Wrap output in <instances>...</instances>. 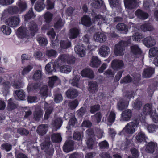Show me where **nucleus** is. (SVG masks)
Listing matches in <instances>:
<instances>
[{
    "instance_id": "nucleus-1",
    "label": "nucleus",
    "mask_w": 158,
    "mask_h": 158,
    "mask_svg": "<svg viewBox=\"0 0 158 158\" xmlns=\"http://www.w3.org/2000/svg\"><path fill=\"white\" fill-rule=\"evenodd\" d=\"M131 44V40L128 39L127 41L122 40L115 45L114 48L115 54L118 56H121L124 54L123 51L124 48L128 46Z\"/></svg>"
},
{
    "instance_id": "nucleus-2",
    "label": "nucleus",
    "mask_w": 158,
    "mask_h": 158,
    "mask_svg": "<svg viewBox=\"0 0 158 158\" xmlns=\"http://www.w3.org/2000/svg\"><path fill=\"white\" fill-rule=\"evenodd\" d=\"M133 92L132 91L127 92L125 97L120 99L117 104V108L119 110H122L127 107L129 101L133 97Z\"/></svg>"
},
{
    "instance_id": "nucleus-3",
    "label": "nucleus",
    "mask_w": 158,
    "mask_h": 158,
    "mask_svg": "<svg viewBox=\"0 0 158 158\" xmlns=\"http://www.w3.org/2000/svg\"><path fill=\"white\" fill-rule=\"evenodd\" d=\"M139 125V122L135 120L128 123L123 128L122 132L132 135L136 130V128Z\"/></svg>"
},
{
    "instance_id": "nucleus-4",
    "label": "nucleus",
    "mask_w": 158,
    "mask_h": 158,
    "mask_svg": "<svg viewBox=\"0 0 158 158\" xmlns=\"http://www.w3.org/2000/svg\"><path fill=\"white\" fill-rule=\"evenodd\" d=\"M50 138L48 137L45 139L44 142L41 143V146L42 149L45 150V152L47 154L52 156L53 154L54 150L50 147Z\"/></svg>"
},
{
    "instance_id": "nucleus-5",
    "label": "nucleus",
    "mask_w": 158,
    "mask_h": 158,
    "mask_svg": "<svg viewBox=\"0 0 158 158\" xmlns=\"http://www.w3.org/2000/svg\"><path fill=\"white\" fill-rule=\"evenodd\" d=\"M20 22V19L19 16H12L6 20V24L11 27H16L18 26Z\"/></svg>"
},
{
    "instance_id": "nucleus-6",
    "label": "nucleus",
    "mask_w": 158,
    "mask_h": 158,
    "mask_svg": "<svg viewBox=\"0 0 158 158\" xmlns=\"http://www.w3.org/2000/svg\"><path fill=\"white\" fill-rule=\"evenodd\" d=\"M73 141L72 140H68L66 141L63 148L64 151L66 152H69L73 149Z\"/></svg>"
},
{
    "instance_id": "nucleus-7",
    "label": "nucleus",
    "mask_w": 158,
    "mask_h": 158,
    "mask_svg": "<svg viewBox=\"0 0 158 158\" xmlns=\"http://www.w3.org/2000/svg\"><path fill=\"white\" fill-rule=\"evenodd\" d=\"M74 50L75 52L80 57H83L85 55V52L84 46L81 44H77L74 47Z\"/></svg>"
},
{
    "instance_id": "nucleus-8",
    "label": "nucleus",
    "mask_w": 158,
    "mask_h": 158,
    "mask_svg": "<svg viewBox=\"0 0 158 158\" xmlns=\"http://www.w3.org/2000/svg\"><path fill=\"white\" fill-rule=\"evenodd\" d=\"M154 68L151 67H147L144 68L143 76L144 78H149L154 73Z\"/></svg>"
},
{
    "instance_id": "nucleus-9",
    "label": "nucleus",
    "mask_w": 158,
    "mask_h": 158,
    "mask_svg": "<svg viewBox=\"0 0 158 158\" xmlns=\"http://www.w3.org/2000/svg\"><path fill=\"white\" fill-rule=\"evenodd\" d=\"M111 64L112 67L114 70L120 69L124 66V63L121 60H114L112 61Z\"/></svg>"
},
{
    "instance_id": "nucleus-10",
    "label": "nucleus",
    "mask_w": 158,
    "mask_h": 158,
    "mask_svg": "<svg viewBox=\"0 0 158 158\" xmlns=\"http://www.w3.org/2000/svg\"><path fill=\"white\" fill-rule=\"evenodd\" d=\"M132 116L131 111L130 110H127L123 111L121 114V121H128L130 120Z\"/></svg>"
},
{
    "instance_id": "nucleus-11",
    "label": "nucleus",
    "mask_w": 158,
    "mask_h": 158,
    "mask_svg": "<svg viewBox=\"0 0 158 158\" xmlns=\"http://www.w3.org/2000/svg\"><path fill=\"white\" fill-rule=\"evenodd\" d=\"M143 44L147 47H150L154 46L156 44L155 39L151 36H148L144 39Z\"/></svg>"
},
{
    "instance_id": "nucleus-12",
    "label": "nucleus",
    "mask_w": 158,
    "mask_h": 158,
    "mask_svg": "<svg viewBox=\"0 0 158 158\" xmlns=\"http://www.w3.org/2000/svg\"><path fill=\"white\" fill-rule=\"evenodd\" d=\"M48 128L47 125L42 124L37 127V132L39 135L42 136L46 134L48 130Z\"/></svg>"
},
{
    "instance_id": "nucleus-13",
    "label": "nucleus",
    "mask_w": 158,
    "mask_h": 158,
    "mask_svg": "<svg viewBox=\"0 0 158 158\" xmlns=\"http://www.w3.org/2000/svg\"><path fill=\"white\" fill-rule=\"evenodd\" d=\"M82 76L92 79L94 77V75L93 71L89 68H85L83 69L81 73Z\"/></svg>"
},
{
    "instance_id": "nucleus-14",
    "label": "nucleus",
    "mask_w": 158,
    "mask_h": 158,
    "mask_svg": "<svg viewBox=\"0 0 158 158\" xmlns=\"http://www.w3.org/2000/svg\"><path fill=\"white\" fill-rule=\"evenodd\" d=\"M93 38L95 41L100 43H102L106 41L107 37L106 35L104 34L98 33L94 34Z\"/></svg>"
},
{
    "instance_id": "nucleus-15",
    "label": "nucleus",
    "mask_w": 158,
    "mask_h": 158,
    "mask_svg": "<svg viewBox=\"0 0 158 158\" xmlns=\"http://www.w3.org/2000/svg\"><path fill=\"white\" fill-rule=\"evenodd\" d=\"M7 12L13 15L18 13H19V11L17 6H10L7 9L5 10L2 13V16H4L5 15V14Z\"/></svg>"
},
{
    "instance_id": "nucleus-16",
    "label": "nucleus",
    "mask_w": 158,
    "mask_h": 158,
    "mask_svg": "<svg viewBox=\"0 0 158 158\" xmlns=\"http://www.w3.org/2000/svg\"><path fill=\"white\" fill-rule=\"evenodd\" d=\"M44 108L45 110H46L44 118L45 119H48L50 114L53 111V108L50 105L48 104L46 102H45L44 104Z\"/></svg>"
},
{
    "instance_id": "nucleus-17",
    "label": "nucleus",
    "mask_w": 158,
    "mask_h": 158,
    "mask_svg": "<svg viewBox=\"0 0 158 158\" xmlns=\"http://www.w3.org/2000/svg\"><path fill=\"white\" fill-rule=\"evenodd\" d=\"M157 143H156L150 142L147 145L146 151L148 153H153L154 152L155 148L157 147Z\"/></svg>"
},
{
    "instance_id": "nucleus-18",
    "label": "nucleus",
    "mask_w": 158,
    "mask_h": 158,
    "mask_svg": "<svg viewBox=\"0 0 158 158\" xmlns=\"http://www.w3.org/2000/svg\"><path fill=\"white\" fill-rule=\"evenodd\" d=\"M110 52L109 48L106 45L101 46L99 49V53L103 56L105 57L109 55Z\"/></svg>"
},
{
    "instance_id": "nucleus-19",
    "label": "nucleus",
    "mask_w": 158,
    "mask_h": 158,
    "mask_svg": "<svg viewBox=\"0 0 158 158\" xmlns=\"http://www.w3.org/2000/svg\"><path fill=\"white\" fill-rule=\"evenodd\" d=\"M101 63V60L98 57L95 56H93L91 59L90 66L94 68L98 67Z\"/></svg>"
},
{
    "instance_id": "nucleus-20",
    "label": "nucleus",
    "mask_w": 158,
    "mask_h": 158,
    "mask_svg": "<svg viewBox=\"0 0 158 158\" xmlns=\"http://www.w3.org/2000/svg\"><path fill=\"white\" fill-rule=\"evenodd\" d=\"M135 139L138 143H141L142 142H145L148 137L144 133L140 131L136 135Z\"/></svg>"
},
{
    "instance_id": "nucleus-21",
    "label": "nucleus",
    "mask_w": 158,
    "mask_h": 158,
    "mask_svg": "<svg viewBox=\"0 0 158 158\" xmlns=\"http://www.w3.org/2000/svg\"><path fill=\"white\" fill-rule=\"evenodd\" d=\"M98 89V86L96 82L91 81L89 83V91L91 93H94L97 92Z\"/></svg>"
},
{
    "instance_id": "nucleus-22",
    "label": "nucleus",
    "mask_w": 158,
    "mask_h": 158,
    "mask_svg": "<svg viewBox=\"0 0 158 158\" xmlns=\"http://www.w3.org/2000/svg\"><path fill=\"white\" fill-rule=\"evenodd\" d=\"M66 94L68 98L73 99L78 95V92L75 89H70L66 92Z\"/></svg>"
},
{
    "instance_id": "nucleus-23",
    "label": "nucleus",
    "mask_w": 158,
    "mask_h": 158,
    "mask_svg": "<svg viewBox=\"0 0 158 158\" xmlns=\"http://www.w3.org/2000/svg\"><path fill=\"white\" fill-rule=\"evenodd\" d=\"M27 28L31 33H33L36 32L39 29L38 25L33 21H31L28 23Z\"/></svg>"
},
{
    "instance_id": "nucleus-24",
    "label": "nucleus",
    "mask_w": 158,
    "mask_h": 158,
    "mask_svg": "<svg viewBox=\"0 0 158 158\" xmlns=\"http://www.w3.org/2000/svg\"><path fill=\"white\" fill-rule=\"evenodd\" d=\"M79 34V29L76 28H72L69 31V37L71 39H74L77 37Z\"/></svg>"
},
{
    "instance_id": "nucleus-25",
    "label": "nucleus",
    "mask_w": 158,
    "mask_h": 158,
    "mask_svg": "<svg viewBox=\"0 0 158 158\" xmlns=\"http://www.w3.org/2000/svg\"><path fill=\"white\" fill-rule=\"evenodd\" d=\"M124 4L126 7L131 9L135 8L136 5L135 0H124Z\"/></svg>"
},
{
    "instance_id": "nucleus-26",
    "label": "nucleus",
    "mask_w": 158,
    "mask_h": 158,
    "mask_svg": "<svg viewBox=\"0 0 158 158\" xmlns=\"http://www.w3.org/2000/svg\"><path fill=\"white\" fill-rule=\"evenodd\" d=\"M55 66L56 65L55 63L53 62H51L46 65L45 69L48 73H51L52 72L56 71Z\"/></svg>"
},
{
    "instance_id": "nucleus-27",
    "label": "nucleus",
    "mask_w": 158,
    "mask_h": 158,
    "mask_svg": "<svg viewBox=\"0 0 158 158\" xmlns=\"http://www.w3.org/2000/svg\"><path fill=\"white\" fill-rule=\"evenodd\" d=\"M82 24L87 27H90L91 25V19L89 17L84 15L81 19Z\"/></svg>"
},
{
    "instance_id": "nucleus-28",
    "label": "nucleus",
    "mask_w": 158,
    "mask_h": 158,
    "mask_svg": "<svg viewBox=\"0 0 158 158\" xmlns=\"http://www.w3.org/2000/svg\"><path fill=\"white\" fill-rule=\"evenodd\" d=\"M17 5L19 6V13L26 10L27 8V3L25 1H20L17 3Z\"/></svg>"
},
{
    "instance_id": "nucleus-29",
    "label": "nucleus",
    "mask_w": 158,
    "mask_h": 158,
    "mask_svg": "<svg viewBox=\"0 0 158 158\" xmlns=\"http://www.w3.org/2000/svg\"><path fill=\"white\" fill-rule=\"evenodd\" d=\"M135 15L139 18L144 19L147 18L148 15L147 13L143 12L140 10H138L135 12Z\"/></svg>"
},
{
    "instance_id": "nucleus-30",
    "label": "nucleus",
    "mask_w": 158,
    "mask_h": 158,
    "mask_svg": "<svg viewBox=\"0 0 158 158\" xmlns=\"http://www.w3.org/2000/svg\"><path fill=\"white\" fill-rule=\"evenodd\" d=\"M152 112V105L149 104H145L144 106L143 109V112L146 115L150 114Z\"/></svg>"
},
{
    "instance_id": "nucleus-31",
    "label": "nucleus",
    "mask_w": 158,
    "mask_h": 158,
    "mask_svg": "<svg viewBox=\"0 0 158 158\" xmlns=\"http://www.w3.org/2000/svg\"><path fill=\"white\" fill-rule=\"evenodd\" d=\"M15 94L19 99L23 100L26 97V93L23 89H18L15 91Z\"/></svg>"
},
{
    "instance_id": "nucleus-32",
    "label": "nucleus",
    "mask_w": 158,
    "mask_h": 158,
    "mask_svg": "<svg viewBox=\"0 0 158 158\" xmlns=\"http://www.w3.org/2000/svg\"><path fill=\"white\" fill-rule=\"evenodd\" d=\"M62 124V120L60 118H55L52 123V124L55 127L56 130L60 128Z\"/></svg>"
},
{
    "instance_id": "nucleus-33",
    "label": "nucleus",
    "mask_w": 158,
    "mask_h": 158,
    "mask_svg": "<svg viewBox=\"0 0 158 158\" xmlns=\"http://www.w3.org/2000/svg\"><path fill=\"white\" fill-rule=\"evenodd\" d=\"M51 139L53 143H58L60 142L62 138L60 133H53L51 135Z\"/></svg>"
},
{
    "instance_id": "nucleus-34",
    "label": "nucleus",
    "mask_w": 158,
    "mask_h": 158,
    "mask_svg": "<svg viewBox=\"0 0 158 158\" xmlns=\"http://www.w3.org/2000/svg\"><path fill=\"white\" fill-rule=\"evenodd\" d=\"M45 7L44 1H38L35 5V8L37 11L40 12Z\"/></svg>"
},
{
    "instance_id": "nucleus-35",
    "label": "nucleus",
    "mask_w": 158,
    "mask_h": 158,
    "mask_svg": "<svg viewBox=\"0 0 158 158\" xmlns=\"http://www.w3.org/2000/svg\"><path fill=\"white\" fill-rule=\"evenodd\" d=\"M17 33L18 36L21 38H24L26 35V29L22 27L18 29Z\"/></svg>"
},
{
    "instance_id": "nucleus-36",
    "label": "nucleus",
    "mask_w": 158,
    "mask_h": 158,
    "mask_svg": "<svg viewBox=\"0 0 158 158\" xmlns=\"http://www.w3.org/2000/svg\"><path fill=\"white\" fill-rule=\"evenodd\" d=\"M116 29L118 31H123L126 33L128 31L127 26L123 23H119L117 25Z\"/></svg>"
},
{
    "instance_id": "nucleus-37",
    "label": "nucleus",
    "mask_w": 158,
    "mask_h": 158,
    "mask_svg": "<svg viewBox=\"0 0 158 158\" xmlns=\"http://www.w3.org/2000/svg\"><path fill=\"white\" fill-rule=\"evenodd\" d=\"M130 48L131 52L134 55L140 54L142 52L140 48L137 45H133Z\"/></svg>"
},
{
    "instance_id": "nucleus-38",
    "label": "nucleus",
    "mask_w": 158,
    "mask_h": 158,
    "mask_svg": "<svg viewBox=\"0 0 158 158\" xmlns=\"http://www.w3.org/2000/svg\"><path fill=\"white\" fill-rule=\"evenodd\" d=\"M36 40L39 44L42 46H45L48 43V41L45 37L42 36H38Z\"/></svg>"
},
{
    "instance_id": "nucleus-39",
    "label": "nucleus",
    "mask_w": 158,
    "mask_h": 158,
    "mask_svg": "<svg viewBox=\"0 0 158 158\" xmlns=\"http://www.w3.org/2000/svg\"><path fill=\"white\" fill-rule=\"evenodd\" d=\"M149 54L150 57H154L158 55V48L154 47L149 50Z\"/></svg>"
},
{
    "instance_id": "nucleus-40",
    "label": "nucleus",
    "mask_w": 158,
    "mask_h": 158,
    "mask_svg": "<svg viewBox=\"0 0 158 158\" xmlns=\"http://www.w3.org/2000/svg\"><path fill=\"white\" fill-rule=\"evenodd\" d=\"M43 110L40 109H36L34 113V118L36 121H39L43 115Z\"/></svg>"
},
{
    "instance_id": "nucleus-41",
    "label": "nucleus",
    "mask_w": 158,
    "mask_h": 158,
    "mask_svg": "<svg viewBox=\"0 0 158 158\" xmlns=\"http://www.w3.org/2000/svg\"><path fill=\"white\" fill-rule=\"evenodd\" d=\"M1 29L3 34L7 35H10L11 32V28L7 26L2 25L1 27Z\"/></svg>"
},
{
    "instance_id": "nucleus-42",
    "label": "nucleus",
    "mask_w": 158,
    "mask_h": 158,
    "mask_svg": "<svg viewBox=\"0 0 158 158\" xmlns=\"http://www.w3.org/2000/svg\"><path fill=\"white\" fill-rule=\"evenodd\" d=\"M79 76L73 75V78L71 80V84L73 86L78 87L79 86V82L80 80Z\"/></svg>"
},
{
    "instance_id": "nucleus-43",
    "label": "nucleus",
    "mask_w": 158,
    "mask_h": 158,
    "mask_svg": "<svg viewBox=\"0 0 158 158\" xmlns=\"http://www.w3.org/2000/svg\"><path fill=\"white\" fill-rule=\"evenodd\" d=\"M45 54L48 57H55L57 55V52L53 49L47 50L46 51Z\"/></svg>"
},
{
    "instance_id": "nucleus-44",
    "label": "nucleus",
    "mask_w": 158,
    "mask_h": 158,
    "mask_svg": "<svg viewBox=\"0 0 158 158\" xmlns=\"http://www.w3.org/2000/svg\"><path fill=\"white\" fill-rule=\"evenodd\" d=\"M40 94L42 96L47 97L48 94V87L47 85L43 86L40 91Z\"/></svg>"
},
{
    "instance_id": "nucleus-45",
    "label": "nucleus",
    "mask_w": 158,
    "mask_h": 158,
    "mask_svg": "<svg viewBox=\"0 0 158 158\" xmlns=\"http://www.w3.org/2000/svg\"><path fill=\"white\" fill-rule=\"evenodd\" d=\"M49 80L48 82V84L50 87L52 88L54 85V84L57 80L58 78L56 76H53L52 77H49Z\"/></svg>"
},
{
    "instance_id": "nucleus-46",
    "label": "nucleus",
    "mask_w": 158,
    "mask_h": 158,
    "mask_svg": "<svg viewBox=\"0 0 158 158\" xmlns=\"http://www.w3.org/2000/svg\"><path fill=\"white\" fill-rule=\"evenodd\" d=\"M60 71L61 73H68L71 71V68L68 65H64L60 67Z\"/></svg>"
},
{
    "instance_id": "nucleus-47",
    "label": "nucleus",
    "mask_w": 158,
    "mask_h": 158,
    "mask_svg": "<svg viewBox=\"0 0 158 158\" xmlns=\"http://www.w3.org/2000/svg\"><path fill=\"white\" fill-rule=\"evenodd\" d=\"M140 29L143 31H151L153 29L152 26L148 24H145L142 25L140 27Z\"/></svg>"
},
{
    "instance_id": "nucleus-48",
    "label": "nucleus",
    "mask_w": 158,
    "mask_h": 158,
    "mask_svg": "<svg viewBox=\"0 0 158 158\" xmlns=\"http://www.w3.org/2000/svg\"><path fill=\"white\" fill-rule=\"evenodd\" d=\"M42 71L40 70L35 71L33 76V78L35 80H40L42 77Z\"/></svg>"
},
{
    "instance_id": "nucleus-49",
    "label": "nucleus",
    "mask_w": 158,
    "mask_h": 158,
    "mask_svg": "<svg viewBox=\"0 0 158 158\" xmlns=\"http://www.w3.org/2000/svg\"><path fill=\"white\" fill-rule=\"evenodd\" d=\"M98 145L101 149H108L109 148V144L106 140L102 141L99 143Z\"/></svg>"
},
{
    "instance_id": "nucleus-50",
    "label": "nucleus",
    "mask_w": 158,
    "mask_h": 158,
    "mask_svg": "<svg viewBox=\"0 0 158 158\" xmlns=\"http://www.w3.org/2000/svg\"><path fill=\"white\" fill-rule=\"evenodd\" d=\"M83 137L82 134L79 132H75L73 134V137L74 140L82 141Z\"/></svg>"
},
{
    "instance_id": "nucleus-51",
    "label": "nucleus",
    "mask_w": 158,
    "mask_h": 158,
    "mask_svg": "<svg viewBox=\"0 0 158 158\" xmlns=\"http://www.w3.org/2000/svg\"><path fill=\"white\" fill-rule=\"evenodd\" d=\"M35 16L33 12L32 9L31 8L28 11L27 14L25 15L24 19L25 20H27L32 18L35 17Z\"/></svg>"
},
{
    "instance_id": "nucleus-52",
    "label": "nucleus",
    "mask_w": 158,
    "mask_h": 158,
    "mask_svg": "<svg viewBox=\"0 0 158 158\" xmlns=\"http://www.w3.org/2000/svg\"><path fill=\"white\" fill-rule=\"evenodd\" d=\"M103 3L102 0H94L92 4V5L95 8H99L102 5Z\"/></svg>"
},
{
    "instance_id": "nucleus-53",
    "label": "nucleus",
    "mask_w": 158,
    "mask_h": 158,
    "mask_svg": "<svg viewBox=\"0 0 158 158\" xmlns=\"http://www.w3.org/2000/svg\"><path fill=\"white\" fill-rule=\"evenodd\" d=\"M60 45L63 49H67L71 46V43L68 40L61 41Z\"/></svg>"
},
{
    "instance_id": "nucleus-54",
    "label": "nucleus",
    "mask_w": 158,
    "mask_h": 158,
    "mask_svg": "<svg viewBox=\"0 0 158 158\" xmlns=\"http://www.w3.org/2000/svg\"><path fill=\"white\" fill-rule=\"evenodd\" d=\"M53 15L49 12H47L44 14L45 21L47 23H50L52 20Z\"/></svg>"
},
{
    "instance_id": "nucleus-55",
    "label": "nucleus",
    "mask_w": 158,
    "mask_h": 158,
    "mask_svg": "<svg viewBox=\"0 0 158 158\" xmlns=\"http://www.w3.org/2000/svg\"><path fill=\"white\" fill-rule=\"evenodd\" d=\"M17 107L16 105L12 102V98H10L8 101V105L7 107L9 110H12L15 109Z\"/></svg>"
},
{
    "instance_id": "nucleus-56",
    "label": "nucleus",
    "mask_w": 158,
    "mask_h": 158,
    "mask_svg": "<svg viewBox=\"0 0 158 158\" xmlns=\"http://www.w3.org/2000/svg\"><path fill=\"white\" fill-rule=\"evenodd\" d=\"M155 5V3L153 0H149L144 2L143 3V6L147 9L149 8L150 7Z\"/></svg>"
},
{
    "instance_id": "nucleus-57",
    "label": "nucleus",
    "mask_w": 158,
    "mask_h": 158,
    "mask_svg": "<svg viewBox=\"0 0 158 158\" xmlns=\"http://www.w3.org/2000/svg\"><path fill=\"white\" fill-rule=\"evenodd\" d=\"M69 58V55L66 54H61L58 57L59 61L62 63H66Z\"/></svg>"
},
{
    "instance_id": "nucleus-58",
    "label": "nucleus",
    "mask_w": 158,
    "mask_h": 158,
    "mask_svg": "<svg viewBox=\"0 0 158 158\" xmlns=\"http://www.w3.org/2000/svg\"><path fill=\"white\" fill-rule=\"evenodd\" d=\"M63 100V98L61 94L57 93L54 95V101L57 103H59Z\"/></svg>"
},
{
    "instance_id": "nucleus-59",
    "label": "nucleus",
    "mask_w": 158,
    "mask_h": 158,
    "mask_svg": "<svg viewBox=\"0 0 158 158\" xmlns=\"http://www.w3.org/2000/svg\"><path fill=\"white\" fill-rule=\"evenodd\" d=\"M17 132L23 135H27L29 134L28 131L23 128H20L18 129Z\"/></svg>"
},
{
    "instance_id": "nucleus-60",
    "label": "nucleus",
    "mask_w": 158,
    "mask_h": 158,
    "mask_svg": "<svg viewBox=\"0 0 158 158\" xmlns=\"http://www.w3.org/2000/svg\"><path fill=\"white\" fill-rule=\"evenodd\" d=\"M64 23L61 19H59L55 23L54 27L56 28H60L63 26Z\"/></svg>"
},
{
    "instance_id": "nucleus-61",
    "label": "nucleus",
    "mask_w": 158,
    "mask_h": 158,
    "mask_svg": "<svg viewBox=\"0 0 158 158\" xmlns=\"http://www.w3.org/2000/svg\"><path fill=\"white\" fill-rule=\"evenodd\" d=\"M132 80V78L129 75H127L120 80V83H127L131 82Z\"/></svg>"
},
{
    "instance_id": "nucleus-62",
    "label": "nucleus",
    "mask_w": 158,
    "mask_h": 158,
    "mask_svg": "<svg viewBox=\"0 0 158 158\" xmlns=\"http://www.w3.org/2000/svg\"><path fill=\"white\" fill-rule=\"evenodd\" d=\"M33 68V67L31 65H28L25 67L22 71V74L23 75L28 73Z\"/></svg>"
},
{
    "instance_id": "nucleus-63",
    "label": "nucleus",
    "mask_w": 158,
    "mask_h": 158,
    "mask_svg": "<svg viewBox=\"0 0 158 158\" xmlns=\"http://www.w3.org/2000/svg\"><path fill=\"white\" fill-rule=\"evenodd\" d=\"M102 115L100 112L97 113L94 116L93 119L97 123H98L101 121Z\"/></svg>"
},
{
    "instance_id": "nucleus-64",
    "label": "nucleus",
    "mask_w": 158,
    "mask_h": 158,
    "mask_svg": "<svg viewBox=\"0 0 158 158\" xmlns=\"http://www.w3.org/2000/svg\"><path fill=\"white\" fill-rule=\"evenodd\" d=\"M150 117L154 123H158V115L155 111L152 112L151 114Z\"/></svg>"
}]
</instances>
